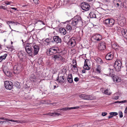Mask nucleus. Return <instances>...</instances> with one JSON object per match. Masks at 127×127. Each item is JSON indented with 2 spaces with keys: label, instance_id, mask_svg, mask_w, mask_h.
Wrapping results in <instances>:
<instances>
[{
  "label": "nucleus",
  "instance_id": "a19ab883",
  "mask_svg": "<svg viewBox=\"0 0 127 127\" xmlns=\"http://www.w3.org/2000/svg\"><path fill=\"white\" fill-rule=\"evenodd\" d=\"M12 2L11 1H5V4H6V5H10L11 4V3H12Z\"/></svg>",
  "mask_w": 127,
  "mask_h": 127
},
{
  "label": "nucleus",
  "instance_id": "de8ad7c7",
  "mask_svg": "<svg viewBox=\"0 0 127 127\" xmlns=\"http://www.w3.org/2000/svg\"><path fill=\"white\" fill-rule=\"evenodd\" d=\"M120 103H124L127 102V101L126 100H124L120 101Z\"/></svg>",
  "mask_w": 127,
  "mask_h": 127
},
{
  "label": "nucleus",
  "instance_id": "680f3d73",
  "mask_svg": "<svg viewBox=\"0 0 127 127\" xmlns=\"http://www.w3.org/2000/svg\"><path fill=\"white\" fill-rule=\"evenodd\" d=\"M112 117H113V116L111 115H110L109 116H108V118L110 119L112 118Z\"/></svg>",
  "mask_w": 127,
  "mask_h": 127
},
{
  "label": "nucleus",
  "instance_id": "09e8293b",
  "mask_svg": "<svg viewBox=\"0 0 127 127\" xmlns=\"http://www.w3.org/2000/svg\"><path fill=\"white\" fill-rule=\"evenodd\" d=\"M79 79L78 78L76 77H75L74 79V81L76 82H77L78 81Z\"/></svg>",
  "mask_w": 127,
  "mask_h": 127
},
{
  "label": "nucleus",
  "instance_id": "8fccbe9b",
  "mask_svg": "<svg viewBox=\"0 0 127 127\" xmlns=\"http://www.w3.org/2000/svg\"><path fill=\"white\" fill-rule=\"evenodd\" d=\"M33 1L35 4H37L38 3V0H33Z\"/></svg>",
  "mask_w": 127,
  "mask_h": 127
},
{
  "label": "nucleus",
  "instance_id": "4c0bfd02",
  "mask_svg": "<svg viewBox=\"0 0 127 127\" xmlns=\"http://www.w3.org/2000/svg\"><path fill=\"white\" fill-rule=\"evenodd\" d=\"M119 1H121L120 0H114L113 1V3L114 5H115L117 3L119 2Z\"/></svg>",
  "mask_w": 127,
  "mask_h": 127
},
{
  "label": "nucleus",
  "instance_id": "c85d7f7f",
  "mask_svg": "<svg viewBox=\"0 0 127 127\" xmlns=\"http://www.w3.org/2000/svg\"><path fill=\"white\" fill-rule=\"evenodd\" d=\"M18 56L19 58L20 59H23V55L21 52L19 53Z\"/></svg>",
  "mask_w": 127,
  "mask_h": 127
},
{
  "label": "nucleus",
  "instance_id": "9d476101",
  "mask_svg": "<svg viewBox=\"0 0 127 127\" xmlns=\"http://www.w3.org/2000/svg\"><path fill=\"white\" fill-rule=\"evenodd\" d=\"M32 47L33 48V54L34 55H36L38 54L39 50V47L37 45H34L33 44Z\"/></svg>",
  "mask_w": 127,
  "mask_h": 127
},
{
  "label": "nucleus",
  "instance_id": "bb28decb",
  "mask_svg": "<svg viewBox=\"0 0 127 127\" xmlns=\"http://www.w3.org/2000/svg\"><path fill=\"white\" fill-rule=\"evenodd\" d=\"M96 71L99 73H100L101 71V67L100 65H98L96 69Z\"/></svg>",
  "mask_w": 127,
  "mask_h": 127
},
{
  "label": "nucleus",
  "instance_id": "423d86ee",
  "mask_svg": "<svg viewBox=\"0 0 127 127\" xmlns=\"http://www.w3.org/2000/svg\"><path fill=\"white\" fill-rule=\"evenodd\" d=\"M57 49V47L51 48L47 51V54L49 55L55 54L58 52Z\"/></svg>",
  "mask_w": 127,
  "mask_h": 127
},
{
  "label": "nucleus",
  "instance_id": "39448f33",
  "mask_svg": "<svg viewBox=\"0 0 127 127\" xmlns=\"http://www.w3.org/2000/svg\"><path fill=\"white\" fill-rule=\"evenodd\" d=\"M33 44L32 43H27L26 44L25 49L26 51L30 55H31L32 53V47Z\"/></svg>",
  "mask_w": 127,
  "mask_h": 127
},
{
  "label": "nucleus",
  "instance_id": "774afa93",
  "mask_svg": "<svg viewBox=\"0 0 127 127\" xmlns=\"http://www.w3.org/2000/svg\"><path fill=\"white\" fill-rule=\"evenodd\" d=\"M2 9H3L4 10H5L6 9V8H5L3 6V8H2Z\"/></svg>",
  "mask_w": 127,
  "mask_h": 127
},
{
  "label": "nucleus",
  "instance_id": "c756f323",
  "mask_svg": "<svg viewBox=\"0 0 127 127\" xmlns=\"http://www.w3.org/2000/svg\"><path fill=\"white\" fill-rule=\"evenodd\" d=\"M91 18H95L96 17V15L93 12H91L89 14Z\"/></svg>",
  "mask_w": 127,
  "mask_h": 127
},
{
  "label": "nucleus",
  "instance_id": "6ab92c4d",
  "mask_svg": "<svg viewBox=\"0 0 127 127\" xmlns=\"http://www.w3.org/2000/svg\"><path fill=\"white\" fill-rule=\"evenodd\" d=\"M67 80L68 82L70 83H72L73 81L72 76L71 74H69L68 75Z\"/></svg>",
  "mask_w": 127,
  "mask_h": 127
},
{
  "label": "nucleus",
  "instance_id": "f8f14e48",
  "mask_svg": "<svg viewBox=\"0 0 127 127\" xmlns=\"http://www.w3.org/2000/svg\"><path fill=\"white\" fill-rule=\"evenodd\" d=\"M95 99H96V97L95 96H93L91 95H87L85 94V95L84 99L94 100Z\"/></svg>",
  "mask_w": 127,
  "mask_h": 127
},
{
  "label": "nucleus",
  "instance_id": "a878e982",
  "mask_svg": "<svg viewBox=\"0 0 127 127\" xmlns=\"http://www.w3.org/2000/svg\"><path fill=\"white\" fill-rule=\"evenodd\" d=\"M117 77H115L114 76L113 77V81L114 82H120L121 81V79H118L117 80H116V79H117Z\"/></svg>",
  "mask_w": 127,
  "mask_h": 127
},
{
  "label": "nucleus",
  "instance_id": "a18cd8bd",
  "mask_svg": "<svg viewBox=\"0 0 127 127\" xmlns=\"http://www.w3.org/2000/svg\"><path fill=\"white\" fill-rule=\"evenodd\" d=\"M107 113H106L105 112H103L102 113L101 115L103 116H105L107 115Z\"/></svg>",
  "mask_w": 127,
  "mask_h": 127
},
{
  "label": "nucleus",
  "instance_id": "58836bf2",
  "mask_svg": "<svg viewBox=\"0 0 127 127\" xmlns=\"http://www.w3.org/2000/svg\"><path fill=\"white\" fill-rule=\"evenodd\" d=\"M119 117L121 118H122L123 117V113L121 111H119Z\"/></svg>",
  "mask_w": 127,
  "mask_h": 127
},
{
  "label": "nucleus",
  "instance_id": "49530a36",
  "mask_svg": "<svg viewBox=\"0 0 127 127\" xmlns=\"http://www.w3.org/2000/svg\"><path fill=\"white\" fill-rule=\"evenodd\" d=\"M40 22L41 23V24H42L43 25H45V24L44 22H43L41 20H38L37 22Z\"/></svg>",
  "mask_w": 127,
  "mask_h": 127
},
{
  "label": "nucleus",
  "instance_id": "72a5a7b5",
  "mask_svg": "<svg viewBox=\"0 0 127 127\" xmlns=\"http://www.w3.org/2000/svg\"><path fill=\"white\" fill-rule=\"evenodd\" d=\"M19 67L17 65H16L14 66L13 70H19Z\"/></svg>",
  "mask_w": 127,
  "mask_h": 127
},
{
  "label": "nucleus",
  "instance_id": "bf43d9fd",
  "mask_svg": "<svg viewBox=\"0 0 127 127\" xmlns=\"http://www.w3.org/2000/svg\"><path fill=\"white\" fill-rule=\"evenodd\" d=\"M120 103V101H115V103Z\"/></svg>",
  "mask_w": 127,
  "mask_h": 127
},
{
  "label": "nucleus",
  "instance_id": "864d4df0",
  "mask_svg": "<svg viewBox=\"0 0 127 127\" xmlns=\"http://www.w3.org/2000/svg\"><path fill=\"white\" fill-rule=\"evenodd\" d=\"M69 36L68 35H66L65 36L64 38L65 39L66 38H69Z\"/></svg>",
  "mask_w": 127,
  "mask_h": 127
},
{
  "label": "nucleus",
  "instance_id": "b1692460",
  "mask_svg": "<svg viewBox=\"0 0 127 127\" xmlns=\"http://www.w3.org/2000/svg\"><path fill=\"white\" fill-rule=\"evenodd\" d=\"M96 62L99 64H101L103 63L101 59L99 58H97L95 59Z\"/></svg>",
  "mask_w": 127,
  "mask_h": 127
},
{
  "label": "nucleus",
  "instance_id": "e433bc0d",
  "mask_svg": "<svg viewBox=\"0 0 127 127\" xmlns=\"http://www.w3.org/2000/svg\"><path fill=\"white\" fill-rule=\"evenodd\" d=\"M121 1H119V2H118V3H116V4H115L114 5L116 8H118L119 7L120 4H121Z\"/></svg>",
  "mask_w": 127,
  "mask_h": 127
},
{
  "label": "nucleus",
  "instance_id": "5701e85b",
  "mask_svg": "<svg viewBox=\"0 0 127 127\" xmlns=\"http://www.w3.org/2000/svg\"><path fill=\"white\" fill-rule=\"evenodd\" d=\"M7 55V54H5L3 55L0 56V62H1L3 60H5Z\"/></svg>",
  "mask_w": 127,
  "mask_h": 127
},
{
  "label": "nucleus",
  "instance_id": "aec40b11",
  "mask_svg": "<svg viewBox=\"0 0 127 127\" xmlns=\"http://www.w3.org/2000/svg\"><path fill=\"white\" fill-rule=\"evenodd\" d=\"M64 77V76H60L59 77L58 76L57 80L60 83H63L65 81Z\"/></svg>",
  "mask_w": 127,
  "mask_h": 127
},
{
  "label": "nucleus",
  "instance_id": "4d7b16f0",
  "mask_svg": "<svg viewBox=\"0 0 127 127\" xmlns=\"http://www.w3.org/2000/svg\"><path fill=\"white\" fill-rule=\"evenodd\" d=\"M73 69L74 70H75V72H77L78 71V69L77 68V67H75V68H74Z\"/></svg>",
  "mask_w": 127,
  "mask_h": 127
},
{
  "label": "nucleus",
  "instance_id": "4468645a",
  "mask_svg": "<svg viewBox=\"0 0 127 127\" xmlns=\"http://www.w3.org/2000/svg\"><path fill=\"white\" fill-rule=\"evenodd\" d=\"M121 33L124 37L127 39V30L126 29H122L121 30Z\"/></svg>",
  "mask_w": 127,
  "mask_h": 127
},
{
  "label": "nucleus",
  "instance_id": "0e129e2a",
  "mask_svg": "<svg viewBox=\"0 0 127 127\" xmlns=\"http://www.w3.org/2000/svg\"><path fill=\"white\" fill-rule=\"evenodd\" d=\"M3 6L2 5H1L0 6V9H2L3 8Z\"/></svg>",
  "mask_w": 127,
  "mask_h": 127
},
{
  "label": "nucleus",
  "instance_id": "9b49d317",
  "mask_svg": "<svg viewBox=\"0 0 127 127\" xmlns=\"http://www.w3.org/2000/svg\"><path fill=\"white\" fill-rule=\"evenodd\" d=\"M54 42H55L56 43H61L62 42L61 38L58 36H54L53 37Z\"/></svg>",
  "mask_w": 127,
  "mask_h": 127
},
{
  "label": "nucleus",
  "instance_id": "79ce46f5",
  "mask_svg": "<svg viewBox=\"0 0 127 127\" xmlns=\"http://www.w3.org/2000/svg\"><path fill=\"white\" fill-rule=\"evenodd\" d=\"M125 8H127V0H125L124 2Z\"/></svg>",
  "mask_w": 127,
  "mask_h": 127
},
{
  "label": "nucleus",
  "instance_id": "f3484780",
  "mask_svg": "<svg viewBox=\"0 0 127 127\" xmlns=\"http://www.w3.org/2000/svg\"><path fill=\"white\" fill-rule=\"evenodd\" d=\"M59 31L60 33L63 35H65L66 32V30L65 29L62 28L59 29Z\"/></svg>",
  "mask_w": 127,
  "mask_h": 127
},
{
  "label": "nucleus",
  "instance_id": "dca6fc26",
  "mask_svg": "<svg viewBox=\"0 0 127 127\" xmlns=\"http://www.w3.org/2000/svg\"><path fill=\"white\" fill-rule=\"evenodd\" d=\"M66 29L67 31H70L72 30H73L75 29L72 26V25H70V22H69L68 24H67L66 26Z\"/></svg>",
  "mask_w": 127,
  "mask_h": 127
},
{
  "label": "nucleus",
  "instance_id": "473e14b6",
  "mask_svg": "<svg viewBox=\"0 0 127 127\" xmlns=\"http://www.w3.org/2000/svg\"><path fill=\"white\" fill-rule=\"evenodd\" d=\"M51 114H54V115L55 116H59L60 115H61V114L59 113H56L55 112L51 113L50 114V115L51 116H52L53 115Z\"/></svg>",
  "mask_w": 127,
  "mask_h": 127
},
{
  "label": "nucleus",
  "instance_id": "338daca9",
  "mask_svg": "<svg viewBox=\"0 0 127 127\" xmlns=\"http://www.w3.org/2000/svg\"><path fill=\"white\" fill-rule=\"evenodd\" d=\"M27 5H23L22 6L23 7H25L27 6Z\"/></svg>",
  "mask_w": 127,
  "mask_h": 127
},
{
  "label": "nucleus",
  "instance_id": "a211bd4d",
  "mask_svg": "<svg viewBox=\"0 0 127 127\" xmlns=\"http://www.w3.org/2000/svg\"><path fill=\"white\" fill-rule=\"evenodd\" d=\"M113 57V55L109 53L107 54L105 56L106 59L108 60H112Z\"/></svg>",
  "mask_w": 127,
  "mask_h": 127
},
{
  "label": "nucleus",
  "instance_id": "c9c22d12",
  "mask_svg": "<svg viewBox=\"0 0 127 127\" xmlns=\"http://www.w3.org/2000/svg\"><path fill=\"white\" fill-rule=\"evenodd\" d=\"M30 78L31 81H34V79H35V77L34 75L32 74L31 75Z\"/></svg>",
  "mask_w": 127,
  "mask_h": 127
},
{
  "label": "nucleus",
  "instance_id": "37998d69",
  "mask_svg": "<svg viewBox=\"0 0 127 127\" xmlns=\"http://www.w3.org/2000/svg\"><path fill=\"white\" fill-rule=\"evenodd\" d=\"M121 4H120V7H122V8H123V7L125 8V6L124 5V2L123 3L121 2Z\"/></svg>",
  "mask_w": 127,
  "mask_h": 127
},
{
  "label": "nucleus",
  "instance_id": "f704fd0d",
  "mask_svg": "<svg viewBox=\"0 0 127 127\" xmlns=\"http://www.w3.org/2000/svg\"><path fill=\"white\" fill-rule=\"evenodd\" d=\"M110 115H112L116 116L118 114L116 112H111L109 113Z\"/></svg>",
  "mask_w": 127,
  "mask_h": 127
},
{
  "label": "nucleus",
  "instance_id": "e2e57ef3",
  "mask_svg": "<svg viewBox=\"0 0 127 127\" xmlns=\"http://www.w3.org/2000/svg\"><path fill=\"white\" fill-rule=\"evenodd\" d=\"M95 78H96L97 79H99L100 78L98 77L97 76H95Z\"/></svg>",
  "mask_w": 127,
  "mask_h": 127
},
{
  "label": "nucleus",
  "instance_id": "4be33fe9",
  "mask_svg": "<svg viewBox=\"0 0 127 127\" xmlns=\"http://www.w3.org/2000/svg\"><path fill=\"white\" fill-rule=\"evenodd\" d=\"M112 47L113 48L116 49H118L119 46L116 43H114L112 44Z\"/></svg>",
  "mask_w": 127,
  "mask_h": 127
},
{
  "label": "nucleus",
  "instance_id": "6e6552de",
  "mask_svg": "<svg viewBox=\"0 0 127 127\" xmlns=\"http://www.w3.org/2000/svg\"><path fill=\"white\" fill-rule=\"evenodd\" d=\"M94 40L95 41H99L101 40L102 37L101 35L99 34H96L94 35L92 37Z\"/></svg>",
  "mask_w": 127,
  "mask_h": 127
},
{
  "label": "nucleus",
  "instance_id": "7ed1b4c3",
  "mask_svg": "<svg viewBox=\"0 0 127 127\" xmlns=\"http://www.w3.org/2000/svg\"><path fill=\"white\" fill-rule=\"evenodd\" d=\"M4 86L6 89L11 90L13 87V83L10 81H6L4 82Z\"/></svg>",
  "mask_w": 127,
  "mask_h": 127
},
{
  "label": "nucleus",
  "instance_id": "ea45409f",
  "mask_svg": "<svg viewBox=\"0 0 127 127\" xmlns=\"http://www.w3.org/2000/svg\"><path fill=\"white\" fill-rule=\"evenodd\" d=\"M85 95V94H82L80 95H79V97L81 98L84 99Z\"/></svg>",
  "mask_w": 127,
  "mask_h": 127
},
{
  "label": "nucleus",
  "instance_id": "7c9ffc66",
  "mask_svg": "<svg viewBox=\"0 0 127 127\" xmlns=\"http://www.w3.org/2000/svg\"><path fill=\"white\" fill-rule=\"evenodd\" d=\"M106 19L103 22L105 24L108 25V23H109V19Z\"/></svg>",
  "mask_w": 127,
  "mask_h": 127
},
{
  "label": "nucleus",
  "instance_id": "ddd939ff",
  "mask_svg": "<svg viewBox=\"0 0 127 127\" xmlns=\"http://www.w3.org/2000/svg\"><path fill=\"white\" fill-rule=\"evenodd\" d=\"M61 58V56L59 54L54 55L52 57V58L54 59L55 61H60Z\"/></svg>",
  "mask_w": 127,
  "mask_h": 127
},
{
  "label": "nucleus",
  "instance_id": "393cba45",
  "mask_svg": "<svg viewBox=\"0 0 127 127\" xmlns=\"http://www.w3.org/2000/svg\"><path fill=\"white\" fill-rule=\"evenodd\" d=\"M45 41L47 43V45H49L50 44L51 42H53L54 41L53 40H51V39L49 38H46L45 40Z\"/></svg>",
  "mask_w": 127,
  "mask_h": 127
},
{
  "label": "nucleus",
  "instance_id": "3c124183",
  "mask_svg": "<svg viewBox=\"0 0 127 127\" xmlns=\"http://www.w3.org/2000/svg\"><path fill=\"white\" fill-rule=\"evenodd\" d=\"M69 43H70L71 46H73L74 45V44H73V42L72 41H70Z\"/></svg>",
  "mask_w": 127,
  "mask_h": 127
},
{
  "label": "nucleus",
  "instance_id": "20e7f679",
  "mask_svg": "<svg viewBox=\"0 0 127 127\" xmlns=\"http://www.w3.org/2000/svg\"><path fill=\"white\" fill-rule=\"evenodd\" d=\"M92 61L90 60L86 59L85 60L84 68L86 70H89L90 69V66L92 63Z\"/></svg>",
  "mask_w": 127,
  "mask_h": 127
},
{
  "label": "nucleus",
  "instance_id": "c03bdc74",
  "mask_svg": "<svg viewBox=\"0 0 127 127\" xmlns=\"http://www.w3.org/2000/svg\"><path fill=\"white\" fill-rule=\"evenodd\" d=\"M60 60L63 62H64L65 61V59L63 57L61 56V58L60 59Z\"/></svg>",
  "mask_w": 127,
  "mask_h": 127
},
{
  "label": "nucleus",
  "instance_id": "f03ea898",
  "mask_svg": "<svg viewBox=\"0 0 127 127\" xmlns=\"http://www.w3.org/2000/svg\"><path fill=\"white\" fill-rule=\"evenodd\" d=\"M122 63L121 61L119 60H116L115 62L114 67L117 71H120Z\"/></svg>",
  "mask_w": 127,
  "mask_h": 127
},
{
  "label": "nucleus",
  "instance_id": "0eeeda50",
  "mask_svg": "<svg viewBox=\"0 0 127 127\" xmlns=\"http://www.w3.org/2000/svg\"><path fill=\"white\" fill-rule=\"evenodd\" d=\"M81 7L83 10L86 11L89 10L90 8L89 5L88 3L85 2L81 3Z\"/></svg>",
  "mask_w": 127,
  "mask_h": 127
},
{
  "label": "nucleus",
  "instance_id": "2f4dec72",
  "mask_svg": "<svg viewBox=\"0 0 127 127\" xmlns=\"http://www.w3.org/2000/svg\"><path fill=\"white\" fill-rule=\"evenodd\" d=\"M105 94L107 95H109L111 94V92L109 91V90L108 89H106L104 91V92Z\"/></svg>",
  "mask_w": 127,
  "mask_h": 127
},
{
  "label": "nucleus",
  "instance_id": "052dcab7",
  "mask_svg": "<svg viewBox=\"0 0 127 127\" xmlns=\"http://www.w3.org/2000/svg\"><path fill=\"white\" fill-rule=\"evenodd\" d=\"M12 22V21H8V22H7V23L8 24H10V23H11Z\"/></svg>",
  "mask_w": 127,
  "mask_h": 127
},
{
  "label": "nucleus",
  "instance_id": "cd10ccee",
  "mask_svg": "<svg viewBox=\"0 0 127 127\" xmlns=\"http://www.w3.org/2000/svg\"><path fill=\"white\" fill-rule=\"evenodd\" d=\"M0 119L2 120H6V121H10L11 122H18V121H15V120H8L6 119H5L4 118L1 117V118H0Z\"/></svg>",
  "mask_w": 127,
  "mask_h": 127
},
{
  "label": "nucleus",
  "instance_id": "1a4fd4ad",
  "mask_svg": "<svg viewBox=\"0 0 127 127\" xmlns=\"http://www.w3.org/2000/svg\"><path fill=\"white\" fill-rule=\"evenodd\" d=\"M98 48L100 50L105 49L106 48L105 43L104 42L101 41L99 44Z\"/></svg>",
  "mask_w": 127,
  "mask_h": 127
},
{
  "label": "nucleus",
  "instance_id": "603ef678",
  "mask_svg": "<svg viewBox=\"0 0 127 127\" xmlns=\"http://www.w3.org/2000/svg\"><path fill=\"white\" fill-rule=\"evenodd\" d=\"M75 64H74L72 65L73 67L74 68H75V67H77V63H76V62H75Z\"/></svg>",
  "mask_w": 127,
  "mask_h": 127
},
{
  "label": "nucleus",
  "instance_id": "5fc2aeb1",
  "mask_svg": "<svg viewBox=\"0 0 127 127\" xmlns=\"http://www.w3.org/2000/svg\"><path fill=\"white\" fill-rule=\"evenodd\" d=\"M124 113L126 114L127 113V107L125 108V110L124 111Z\"/></svg>",
  "mask_w": 127,
  "mask_h": 127
},
{
  "label": "nucleus",
  "instance_id": "69168bd1",
  "mask_svg": "<svg viewBox=\"0 0 127 127\" xmlns=\"http://www.w3.org/2000/svg\"><path fill=\"white\" fill-rule=\"evenodd\" d=\"M75 62H76V63H77L76 61L75 60V61H74L73 62V64H75Z\"/></svg>",
  "mask_w": 127,
  "mask_h": 127
},
{
  "label": "nucleus",
  "instance_id": "2eb2a0df",
  "mask_svg": "<svg viewBox=\"0 0 127 127\" xmlns=\"http://www.w3.org/2000/svg\"><path fill=\"white\" fill-rule=\"evenodd\" d=\"M79 108V106H76L75 107H66L64 108H61L60 109V110H63L64 111H66L68 110H70L73 109H78Z\"/></svg>",
  "mask_w": 127,
  "mask_h": 127
},
{
  "label": "nucleus",
  "instance_id": "f257e3e1",
  "mask_svg": "<svg viewBox=\"0 0 127 127\" xmlns=\"http://www.w3.org/2000/svg\"><path fill=\"white\" fill-rule=\"evenodd\" d=\"M81 17L79 15H76L69 22H70V25L75 29L77 27V26L78 24L82 23Z\"/></svg>",
  "mask_w": 127,
  "mask_h": 127
},
{
  "label": "nucleus",
  "instance_id": "13d9d810",
  "mask_svg": "<svg viewBox=\"0 0 127 127\" xmlns=\"http://www.w3.org/2000/svg\"><path fill=\"white\" fill-rule=\"evenodd\" d=\"M10 8L14 9L15 10H17V9L15 7H10Z\"/></svg>",
  "mask_w": 127,
  "mask_h": 127
},
{
  "label": "nucleus",
  "instance_id": "412c9836",
  "mask_svg": "<svg viewBox=\"0 0 127 127\" xmlns=\"http://www.w3.org/2000/svg\"><path fill=\"white\" fill-rule=\"evenodd\" d=\"M109 21L108 26L112 27L114 24V20L113 19H110Z\"/></svg>",
  "mask_w": 127,
  "mask_h": 127
},
{
  "label": "nucleus",
  "instance_id": "6e6d98bb",
  "mask_svg": "<svg viewBox=\"0 0 127 127\" xmlns=\"http://www.w3.org/2000/svg\"><path fill=\"white\" fill-rule=\"evenodd\" d=\"M119 96H115L114 98H113L114 99H118L119 98Z\"/></svg>",
  "mask_w": 127,
  "mask_h": 127
}]
</instances>
